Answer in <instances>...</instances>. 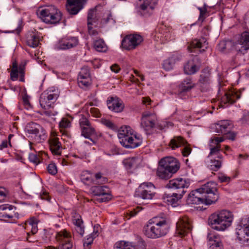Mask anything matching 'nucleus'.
<instances>
[{
  "label": "nucleus",
  "instance_id": "680f3d73",
  "mask_svg": "<svg viewBox=\"0 0 249 249\" xmlns=\"http://www.w3.org/2000/svg\"><path fill=\"white\" fill-rule=\"evenodd\" d=\"M241 124H249V112L244 114L243 117L240 119Z\"/></svg>",
  "mask_w": 249,
  "mask_h": 249
},
{
  "label": "nucleus",
  "instance_id": "2f4dec72",
  "mask_svg": "<svg viewBox=\"0 0 249 249\" xmlns=\"http://www.w3.org/2000/svg\"><path fill=\"white\" fill-rule=\"evenodd\" d=\"M174 173L170 171L168 169L160 164L157 171V175L161 179H168L172 177Z\"/></svg>",
  "mask_w": 249,
  "mask_h": 249
},
{
  "label": "nucleus",
  "instance_id": "72a5a7b5",
  "mask_svg": "<svg viewBox=\"0 0 249 249\" xmlns=\"http://www.w3.org/2000/svg\"><path fill=\"white\" fill-rule=\"evenodd\" d=\"M26 43L31 47H36L39 44V37L34 33H29L26 36Z\"/></svg>",
  "mask_w": 249,
  "mask_h": 249
},
{
  "label": "nucleus",
  "instance_id": "864d4df0",
  "mask_svg": "<svg viewBox=\"0 0 249 249\" xmlns=\"http://www.w3.org/2000/svg\"><path fill=\"white\" fill-rule=\"evenodd\" d=\"M14 136V135L13 134H10L8 136V142L7 140H4L3 141L1 144H0V149L2 150L4 148H7L8 147V145H10L11 146V140L12 137Z\"/></svg>",
  "mask_w": 249,
  "mask_h": 249
},
{
  "label": "nucleus",
  "instance_id": "473e14b6",
  "mask_svg": "<svg viewBox=\"0 0 249 249\" xmlns=\"http://www.w3.org/2000/svg\"><path fill=\"white\" fill-rule=\"evenodd\" d=\"M134 130L129 126H123L118 130V137L120 140V142L122 140L125 139L130 135H132Z\"/></svg>",
  "mask_w": 249,
  "mask_h": 249
},
{
  "label": "nucleus",
  "instance_id": "423d86ee",
  "mask_svg": "<svg viewBox=\"0 0 249 249\" xmlns=\"http://www.w3.org/2000/svg\"><path fill=\"white\" fill-rule=\"evenodd\" d=\"M37 14L43 21L47 24H55L61 19L60 12L53 5L39 9Z\"/></svg>",
  "mask_w": 249,
  "mask_h": 249
},
{
  "label": "nucleus",
  "instance_id": "603ef678",
  "mask_svg": "<svg viewBox=\"0 0 249 249\" xmlns=\"http://www.w3.org/2000/svg\"><path fill=\"white\" fill-rule=\"evenodd\" d=\"M158 38H160V39L162 41H168L170 40V34L169 32H165L163 34L161 33H159L156 35Z\"/></svg>",
  "mask_w": 249,
  "mask_h": 249
},
{
  "label": "nucleus",
  "instance_id": "f257e3e1",
  "mask_svg": "<svg viewBox=\"0 0 249 249\" xmlns=\"http://www.w3.org/2000/svg\"><path fill=\"white\" fill-rule=\"evenodd\" d=\"M217 184L214 181H209L188 195V204L211 205L217 201L219 196L216 188Z\"/></svg>",
  "mask_w": 249,
  "mask_h": 249
},
{
  "label": "nucleus",
  "instance_id": "c9c22d12",
  "mask_svg": "<svg viewBox=\"0 0 249 249\" xmlns=\"http://www.w3.org/2000/svg\"><path fill=\"white\" fill-rule=\"evenodd\" d=\"M199 70L198 67L192 61H188L184 67V71L186 74L191 75L196 72Z\"/></svg>",
  "mask_w": 249,
  "mask_h": 249
},
{
  "label": "nucleus",
  "instance_id": "c03bdc74",
  "mask_svg": "<svg viewBox=\"0 0 249 249\" xmlns=\"http://www.w3.org/2000/svg\"><path fill=\"white\" fill-rule=\"evenodd\" d=\"M220 147L218 146L212 147L210 149V152L208 156L209 158L220 159H221L222 156L219 153Z\"/></svg>",
  "mask_w": 249,
  "mask_h": 249
},
{
  "label": "nucleus",
  "instance_id": "58836bf2",
  "mask_svg": "<svg viewBox=\"0 0 249 249\" xmlns=\"http://www.w3.org/2000/svg\"><path fill=\"white\" fill-rule=\"evenodd\" d=\"M207 239L208 241L210 242V245L221 244V239L219 235L213 231H210L208 233Z\"/></svg>",
  "mask_w": 249,
  "mask_h": 249
},
{
  "label": "nucleus",
  "instance_id": "9b49d317",
  "mask_svg": "<svg viewBox=\"0 0 249 249\" xmlns=\"http://www.w3.org/2000/svg\"><path fill=\"white\" fill-rule=\"evenodd\" d=\"M155 186L151 182L141 184L137 189L136 194L143 199H151L155 195Z\"/></svg>",
  "mask_w": 249,
  "mask_h": 249
},
{
  "label": "nucleus",
  "instance_id": "69168bd1",
  "mask_svg": "<svg viewBox=\"0 0 249 249\" xmlns=\"http://www.w3.org/2000/svg\"><path fill=\"white\" fill-rule=\"evenodd\" d=\"M14 215H16V213H8L7 211L3 212V216L2 218V219L4 220H8V219H12Z\"/></svg>",
  "mask_w": 249,
  "mask_h": 249
},
{
  "label": "nucleus",
  "instance_id": "37998d69",
  "mask_svg": "<svg viewBox=\"0 0 249 249\" xmlns=\"http://www.w3.org/2000/svg\"><path fill=\"white\" fill-rule=\"evenodd\" d=\"M175 63L176 58L174 57H171L163 61V68L166 71H170L173 68Z\"/></svg>",
  "mask_w": 249,
  "mask_h": 249
},
{
  "label": "nucleus",
  "instance_id": "7c9ffc66",
  "mask_svg": "<svg viewBox=\"0 0 249 249\" xmlns=\"http://www.w3.org/2000/svg\"><path fill=\"white\" fill-rule=\"evenodd\" d=\"M208 47V43L205 37H201L200 39H195L193 40L188 47V49L191 52H193L191 50L193 48L202 49V51H204Z\"/></svg>",
  "mask_w": 249,
  "mask_h": 249
},
{
  "label": "nucleus",
  "instance_id": "e2e57ef3",
  "mask_svg": "<svg viewBox=\"0 0 249 249\" xmlns=\"http://www.w3.org/2000/svg\"><path fill=\"white\" fill-rule=\"evenodd\" d=\"M198 9L199 10L200 15L199 17V20L203 21L205 18V15L206 13L207 9L205 7H198Z\"/></svg>",
  "mask_w": 249,
  "mask_h": 249
},
{
  "label": "nucleus",
  "instance_id": "052dcab7",
  "mask_svg": "<svg viewBox=\"0 0 249 249\" xmlns=\"http://www.w3.org/2000/svg\"><path fill=\"white\" fill-rule=\"evenodd\" d=\"M24 66L20 65L18 67V74L19 75V81L24 82V74H25Z\"/></svg>",
  "mask_w": 249,
  "mask_h": 249
},
{
  "label": "nucleus",
  "instance_id": "b1692460",
  "mask_svg": "<svg viewBox=\"0 0 249 249\" xmlns=\"http://www.w3.org/2000/svg\"><path fill=\"white\" fill-rule=\"evenodd\" d=\"M241 92L240 91L230 90L225 92L224 96L222 98L221 100L224 104H232L236 100L241 97Z\"/></svg>",
  "mask_w": 249,
  "mask_h": 249
},
{
  "label": "nucleus",
  "instance_id": "f8f14e48",
  "mask_svg": "<svg viewBox=\"0 0 249 249\" xmlns=\"http://www.w3.org/2000/svg\"><path fill=\"white\" fill-rule=\"evenodd\" d=\"M114 249H146V245L144 240L138 237L135 242H130L120 241L115 243Z\"/></svg>",
  "mask_w": 249,
  "mask_h": 249
},
{
  "label": "nucleus",
  "instance_id": "bf43d9fd",
  "mask_svg": "<svg viewBox=\"0 0 249 249\" xmlns=\"http://www.w3.org/2000/svg\"><path fill=\"white\" fill-rule=\"evenodd\" d=\"M81 179L85 184H89V183L93 181L91 178V175L89 174H88L87 175H82L81 177Z\"/></svg>",
  "mask_w": 249,
  "mask_h": 249
},
{
  "label": "nucleus",
  "instance_id": "de8ad7c7",
  "mask_svg": "<svg viewBox=\"0 0 249 249\" xmlns=\"http://www.w3.org/2000/svg\"><path fill=\"white\" fill-rule=\"evenodd\" d=\"M115 23V20L113 18L111 13H108L106 17H105L101 21L103 25L110 24L113 25Z\"/></svg>",
  "mask_w": 249,
  "mask_h": 249
},
{
  "label": "nucleus",
  "instance_id": "aec40b11",
  "mask_svg": "<svg viewBox=\"0 0 249 249\" xmlns=\"http://www.w3.org/2000/svg\"><path fill=\"white\" fill-rule=\"evenodd\" d=\"M120 143L125 148H135L142 144V138L141 135L133 133L132 135L122 140Z\"/></svg>",
  "mask_w": 249,
  "mask_h": 249
},
{
  "label": "nucleus",
  "instance_id": "f03ea898",
  "mask_svg": "<svg viewBox=\"0 0 249 249\" xmlns=\"http://www.w3.org/2000/svg\"><path fill=\"white\" fill-rule=\"evenodd\" d=\"M190 185V179L188 178H178L169 180L166 187L177 190L178 193H165L163 197L164 201L173 207L178 205L180 199L186 192L185 189L188 188Z\"/></svg>",
  "mask_w": 249,
  "mask_h": 249
},
{
  "label": "nucleus",
  "instance_id": "393cba45",
  "mask_svg": "<svg viewBox=\"0 0 249 249\" xmlns=\"http://www.w3.org/2000/svg\"><path fill=\"white\" fill-rule=\"evenodd\" d=\"M59 95V92L58 89L53 87L50 88L42 93V103L43 105L45 104L44 103L45 99L50 100L53 103L58 98Z\"/></svg>",
  "mask_w": 249,
  "mask_h": 249
},
{
  "label": "nucleus",
  "instance_id": "ddd939ff",
  "mask_svg": "<svg viewBox=\"0 0 249 249\" xmlns=\"http://www.w3.org/2000/svg\"><path fill=\"white\" fill-rule=\"evenodd\" d=\"M192 230V225L189 218L186 217H182L179 218L176 224V234L178 236L183 237L189 233Z\"/></svg>",
  "mask_w": 249,
  "mask_h": 249
},
{
  "label": "nucleus",
  "instance_id": "4be33fe9",
  "mask_svg": "<svg viewBox=\"0 0 249 249\" xmlns=\"http://www.w3.org/2000/svg\"><path fill=\"white\" fill-rule=\"evenodd\" d=\"M87 0H67L66 8L71 15L77 14L84 7Z\"/></svg>",
  "mask_w": 249,
  "mask_h": 249
},
{
  "label": "nucleus",
  "instance_id": "4468645a",
  "mask_svg": "<svg viewBox=\"0 0 249 249\" xmlns=\"http://www.w3.org/2000/svg\"><path fill=\"white\" fill-rule=\"evenodd\" d=\"M212 83L211 73L208 69L203 70L199 76L197 85L202 92H206L211 89Z\"/></svg>",
  "mask_w": 249,
  "mask_h": 249
},
{
  "label": "nucleus",
  "instance_id": "49530a36",
  "mask_svg": "<svg viewBox=\"0 0 249 249\" xmlns=\"http://www.w3.org/2000/svg\"><path fill=\"white\" fill-rule=\"evenodd\" d=\"M107 182V178L103 176V174L100 173H96L95 175V179L93 180L94 184H104Z\"/></svg>",
  "mask_w": 249,
  "mask_h": 249
},
{
  "label": "nucleus",
  "instance_id": "6e6d98bb",
  "mask_svg": "<svg viewBox=\"0 0 249 249\" xmlns=\"http://www.w3.org/2000/svg\"><path fill=\"white\" fill-rule=\"evenodd\" d=\"M217 178L220 182L229 183L231 181V178L223 173H218Z\"/></svg>",
  "mask_w": 249,
  "mask_h": 249
},
{
  "label": "nucleus",
  "instance_id": "a211bd4d",
  "mask_svg": "<svg viewBox=\"0 0 249 249\" xmlns=\"http://www.w3.org/2000/svg\"><path fill=\"white\" fill-rule=\"evenodd\" d=\"M235 49L238 53L245 54L249 49V32H244L241 34L235 45Z\"/></svg>",
  "mask_w": 249,
  "mask_h": 249
},
{
  "label": "nucleus",
  "instance_id": "5fc2aeb1",
  "mask_svg": "<svg viewBox=\"0 0 249 249\" xmlns=\"http://www.w3.org/2000/svg\"><path fill=\"white\" fill-rule=\"evenodd\" d=\"M44 103H45V104H43L42 103V94H41L40 96L39 99V103L40 106L44 108V109H49L52 107V104L53 103L52 102H51L50 100H48L47 99H45L44 101Z\"/></svg>",
  "mask_w": 249,
  "mask_h": 249
},
{
  "label": "nucleus",
  "instance_id": "f704fd0d",
  "mask_svg": "<svg viewBox=\"0 0 249 249\" xmlns=\"http://www.w3.org/2000/svg\"><path fill=\"white\" fill-rule=\"evenodd\" d=\"M186 142L181 137H174L170 141L169 145L174 150L186 143Z\"/></svg>",
  "mask_w": 249,
  "mask_h": 249
},
{
  "label": "nucleus",
  "instance_id": "e433bc0d",
  "mask_svg": "<svg viewBox=\"0 0 249 249\" xmlns=\"http://www.w3.org/2000/svg\"><path fill=\"white\" fill-rule=\"evenodd\" d=\"M232 47V43L230 41H221L217 46L219 51L223 53H227L230 51Z\"/></svg>",
  "mask_w": 249,
  "mask_h": 249
},
{
  "label": "nucleus",
  "instance_id": "4d7b16f0",
  "mask_svg": "<svg viewBox=\"0 0 249 249\" xmlns=\"http://www.w3.org/2000/svg\"><path fill=\"white\" fill-rule=\"evenodd\" d=\"M79 124L80 128H83V127L89 126L90 125V123L87 118L82 116L79 120Z\"/></svg>",
  "mask_w": 249,
  "mask_h": 249
},
{
  "label": "nucleus",
  "instance_id": "bb28decb",
  "mask_svg": "<svg viewBox=\"0 0 249 249\" xmlns=\"http://www.w3.org/2000/svg\"><path fill=\"white\" fill-rule=\"evenodd\" d=\"M99 18L96 7L89 9L87 17L88 26L97 27L99 24Z\"/></svg>",
  "mask_w": 249,
  "mask_h": 249
},
{
  "label": "nucleus",
  "instance_id": "1a4fd4ad",
  "mask_svg": "<svg viewBox=\"0 0 249 249\" xmlns=\"http://www.w3.org/2000/svg\"><path fill=\"white\" fill-rule=\"evenodd\" d=\"M143 41L142 37L138 34H131L126 36L122 41L121 45L123 49L130 51L135 49Z\"/></svg>",
  "mask_w": 249,
  "mask_h": 249
},
{
  "label": "nucleus",
  "instance_id": "79ce46f5",
  "mask_svg": "<svg viewBox=\"0 0 249 249\" xmlns=\"http://www.w3.org/2000/svg\"><path fill=\"white\" fill-rule=\"evenodd\" d=\"M210 162L208 166L212 171H217L221 167L222 160L220 159L210 158Z\"/></svg>",
  "mask_w": 249,
  "mask_h": 249
},
{
  "label": "nucleus",
  "instance_id": "a18cd8bd",
  "mask_svg": "<svg viewBox=\"0 0 249 249\" xmlns=\"http://www.w3.org/2000/svg\"><path fill=\"white\" fill-rule=\"evenodd\" d=\"M98 236V231H94L91 234L89 235V237L85 240L83 243V246L85 249H89V246L93 242V239Z\"/></svg>",
  "mask_w": 249,
  "mask_h": 249
},
{
  "label": "nucleus",
  "instance_id": "338daca9",
  "mask_svg": "<svg viewBox=\"0 0 249 249\" xmlns=\"http://www.w3.org/2000/svg\"><path fill=\"white\" fill-rule=\"evenodd\" d=\"M18 70L12 69L10 73L11 79L13 81L17 80L18 77Z\"/></svg>",
  "mask_w": 249,
  "mask_h": 249
},
{
  "label": "nucleus",
  "instance_id": "cd10ccee",
  "mask_svg": "<svg viewBox=\"0 0 249 249\" xmlns=\"http://www.w3.org/2000/svg\"><path fill=\"white\" fill-rule=\"evenodd\" d=\"M196 84L194 83L192 79L190 78L184 79L178 86V91L180 96L184 93L190 91L194 88Z\"/></svg>",
  "mask_w": 249,
  "mask_h": 249
},
{
  "label": "nucleus",
  "instance_id": "39448f33",
  "mask_svg": "<svg viewBox=\"0 0 249 249\" xmlns=\"http://www.w3.org/2000/svg\"><path fill=\"white\" fill-rule=\"evenodd\" d=\"M233 220V215L228 211L223 210L212 214L208 220L209 224L216 231H223L230 227Z\"/></svg>",
  "mask_w": 249,
  "mask_h": 249
},
{
  "label": "nucleus",
  "instance_id": "412c9836",
  "mask_svg": "<svg viewBox=\"0 0 249 249\" xmlns=\"http://www.w3.org/2000/svg\"><path fill=\"white\" fill-rule=\"evenodd\" d=\"M233 127V124L230 120H221L214 124L213 128L216 133L226 134L230 132Z\"/></svg>",
  "mask_w": 249,
  "mask_h": 249
},
{
  "label": "nucleus",
  "instance_id": "c85d7f7f",
  "mask_svg": "<svg viewBox=\"0 0 249 249\" xmlns=\"http://www.w3.org/2000/svg\"><path fill=\"white\" fill-rule=\"evenodd\" d=\"M72 222L76 232L82 236L84 233V226L81 215L75 213L72 215Z\"/></svg>",
  "mask_w": 249,
  "mask_h": 249
},
{
  "label": "nucleus",
  "instance_id": "6e6552de",
  "mask_svg": "<svg viewBox=\"0 0 249 249\" xmlns=\"http://www.w3.org/2000/svg\"><path fill=\"white\" fill-rule=\"evenodd\" d=\"M26 131L34 138L36 142H41L46 138V133L43 128L39 124L34 123H29L26 127Z\"/></svg>",
  "mask_w": 249,
  "mask_h": 249
},
{
  "label": "nucleus",
  "instance_id": "6ab92c4d",
  "mask_svg": "<svg viewBox=\"0 0 249 249\" xmlns=\"http://www.w3.org/2000/svg\"><path fill=\"white\" fill-rule=\"evenodd\" d=\"M79 86L82 89H85L90 85L91 79L90 76L89 70L88 67L81 69L77 78Z\"/></svg>",
  "mask_w": 249,
  "mask_h": 249
},
{
  "label": "nucleus",
  "instance_id": "20e7f679",
  "mask_svg": "<svg viewBox=\"0 0 249 249\" xmlns=\"http://www.w3.org/2000/svg\"><path fill=\"white\" fill-rule=\"evenodd\" d=\"M173 125L171 122L159 121L155 113L146 111L142 114L141 126L147 135L152 134L155 129L162 130Z\"/></svg>",
  "mask_w": 249,
  "mask_h": 249
},
{
  "label": "nucleus",
  "instance_id": "ea45409f",
  "mask_svg": "<svg viewBox=\"0 0 249 249\" xmlns=\"http://www.w3.org/2000/svg\"><path fill=\"white\" fill-rule=\"evenodd\" d=\"M81 135L85 138L90 139V136L95 133L94 128L90 124L81 128Z\"/></svg>",
  "mask_w": 249,
  "mask_h": 249
},
{
  "label": "nucleus",
  "instance_id": "774afa93",
  "mask_svg": "<svg viewBox=\"0 0 249 249\" xmlns=\"http://www.w3.org/2000/svg\"><path fill=\"white\" fill-rule=\"evenodd\" d=\"M22 100L24 106L28 108L31 107L30 103L29 102V97L27 94H25L22 97Z\"/></svg>",
  "mask_w": 249,
  "mask_h": 249
},
{
  "label": "nucleus",
  "instance_id": "4c0bfd02",
  "mask_svg": "<svg viewBox=\"0 0 249 249\" xmlns=\"http://www.w3.org/2000/svg\"><path fill=\"white\" fill-rule=\"evenodd\" d=\"M140 162V160L137 157H132L125 159L123 163L127 168L137 167Z\"/></svg>",
  "mask_w": 249,
  "mask_h": 249
},
{
  "label": "nucleus",
  "instance_id": "c756f323",
  "mask_svg": "<svg viewBox=\"0 0 249 249\" xmlns=\"http://www.w3.org/2000/svg\"><path fill=\"white\" fill-rule=\"evenodd\" d=\"M49 143L50 149L52 153L57 155L61 154L62 146L58 141V138L55 137L50 138Z\"/></svg>",
  "mask_w": 249,
  "mask_h": 249
},
{
  "label": "nucleus",
  "instance_id": "f3484780",
  "mask_svg": "<svg viewBox=\"0 0 249 249\" xmlns=\"http://www.w3.org/2000/svg\"><path fill=\"white\" fill-rule=\"evenodd\" d=\"M78 44V39L76 37H68L61 38L55 45L56 50H66L76 47Z\"/></svg>",
  "mask_w": 249,
  "mask_h": 249
},
{
  "label": "nucleus",
  "instance_id": "9d476101",
  "mask_svg": "<svg viewBox=\"0 0 249 249\" xmlns=\"http://www.w3.org/2000/svg\"><path fill=\"white\" fill-rule=\"evenodd\" d=\"M55 237L59 244V249H72L73 243L71 235L67 231L63 230L57 232Z\"/></svg>",
  "mask_w": 249,
  "mask_h": 249
},
{
  "label": "nucleus",
  "instance_id": "7ed1b4c3",
  "mask_svg": "<svg viewBox=\"0 0 249 249\" xmlns=\"http://www.w3.org/2000/svg\"><path fill=\"white\" fill-rule=\"evenodd\" d=\"M169 229L170 225L166 218L155 217L150 219L144 226L143 232L148 238L157 239L166 235Z\"/></svg>",
  "mask_w": 249,
  "mask_h": 249
},
{
  "label": "nucleus",
  "instance_id": "09e8293b",
  "mask_svg": "<svg viewBox=\"0 0 249 249\" xmlns=\"http://www.w3.org/2000/svg\"><path fill=\"white\" fill-rule=\"evenodd\" d=\"M71 122L68 119L63 118L59 123V127L60 128V131L63 132V129H65L71 127Z\"/></svg>",
  "mask_w": 249,
  "mask_h": 249
},
{
  "label": "nucleus",
  "instance_id": "5701e85b",
  "mask_svg": "<svg viewBox=\"0 0 249 249\" xmlns=\"http://www.w3.org/2000/svg\"><path fill=\"white\" fill-rule=\"evenodd\" d=\"M159 162L160 164H162L174 174L178 170L180 167L179 161L176 158L172 157L164 158Z\"/></svg>",
  "mask_w": 249,
  "mask_h": 249
},
{
  "label": "nucleus",
  "instance_id": "a19ab883",
  "mask_svg": "<svg viewBox=\"0 0 249 249\" xmlns=\"http://www.w3.org/2000/svg\"><path fill=\"white\" fill-rule=\"evenodd\" d=\"M94 49L99 52H105L107 49V47L103 39L95 40L93 42Z\"/></svg>",
  "mask_w": 249,
  "mask_h": 249
},
{
  "label": "nucleus",
  "instance_id": "0eeeda50",
  "mask_svg": "<svg viewBox=\"0 0 249 249\" xmlns=\"http://www.w3.org/2000/svg\"><path fill=\"white\" fill-rule=\"evenodd\" d=\"M235 235L241 243L249 244V217L241 219L235 229Z\"/></svg>",
  "mask_w": 249,
  "mask_h": 249
},
{
  "label": "nucleus",
  "instance_id": "13d9d810",
  "mask_svg": "<svg viewBox=\"0 0 249 249\" xmlns=\"http://www.w3.org/2000/svg\"><path fill=\"white\" fill-rule=\"evenodd\" d=\"M47 171L52 175H55L57 172V170L55 164L53 163L49 164L47 167Z\"/></svg>",
  "mask_w": 249,
  "mask_h": 249
},
{
  "label": "nucleus",
  "instance_id": "8fccbe9b",
  "mask_svg": "<svg viewBox=\"0 0 249 249\" xmlns=\"http://www.w3.org/2000/svg\"><path fill=\"white\" fill-rule=\"evenodd\" d=\"M101 122L106 126L112 130L116 131L118 129L117 126L109 120L102 119Z\"/></svg>",
  "mask_w": 249,
  "mask_h": 249
},
{
  "label": "nucleus",
  "instance_id": "dca6fc26",
  "mask_svg": "<svg viewBox=\"0 0 249 249\" xmlns=\"http://www.w3.org/2000/svg\"><path fill=\"white\" fill-rule=\"evenodd\" d=\"M138 0L142 2L138 8V13L142 16L147 17L152 14V12L158 4L159 0Z\"/></svg>",
  "mask_w": 249,
  "mask_h": 249
},
{
  "label": "nucleus",
  "instance_id": "3c124183",
  "mask_svg": "<svg viewBox=\"0 0 249 249\" xmlns=\"http://www.w3.org/2000/svg\"><path fill=\"white\" fill-rule=\"evenodd\" d=\"M29 160L33 163L37 165L40 162V158L38 155L34 153H30L29 155Z\"/></svg>",
  "mask_w": 249,
  "mask_h": 249
},
{
  "label": "nucleus",
  "instance_id": "0e129e2a",
  "mask_svg": "<svg viewBox=\"0 0 249 249\" xmlns=\"http://www.w3.org/2000/svg\"><path fill=\"white\" fill-rule=\"evenodd\" d=\"M14 215H16V213H8L7 211L3 212V216L2 218V219L4 220H8V219H12Z\"/></svg>",
  "mask_w": 249,
  "mask_h": 249
},
{
  "label": "nucleus",
  "instance_id": "2eb2a0df",
  "mask_svg": "<svg viewBox=\"0 0 249 249\" xmlns=\"http://www.w3.org/2000/svg\"><path fill=\"white\" fill-rule=\"evenodd\" d=\"M90 191L95 196H100L99 198L100 202L108 201L111 199L110 191L107 186H93L90 188Z\"/></svg>",
  "mask_w": 249,
  "mask_h": 249
},
{
  "label": "nucleus",
  "instance_id": "a878e982",
  "mask_svg": "<svg viewBox=\"0 0 249 249\" xmlns=\"http://www.w3.org/2000/svg\"><path fill=\"white\" fill-rule=\"evenodd\" d=\"M107 106L110 110L115 112H122L124 107L122 101L118 98H114L113 97H111L107 101Z\"/></svg>",
  "mask_w": 249,
  "mask_h": 249
}]
</instances>
